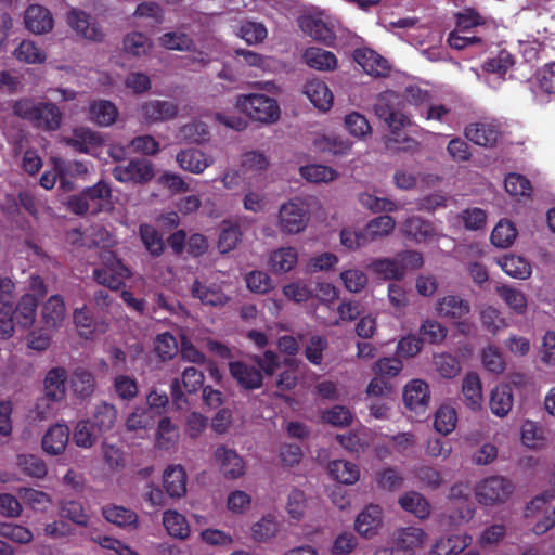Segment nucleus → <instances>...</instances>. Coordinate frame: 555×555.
<instances>
[{
	"instance_id": "f257e3e1",
	"label": "nucleus",
	"mask_w": 555,
	"mask_h": 555,
	"mask_svg": "<svg viewBox=\"0 0 555 555\" xmlns=\"http://www.w3.org/2000/svg\"><path fill=\"white\" fill-rule=\"evenodd\" d=\"M68 241L72 243L81 241L82 245L89 244L103 249L100 255V264L93 270V278L99 284L118 289L130 276V270L111 250L115 241L103 227H92L85 235L75 230L68 234Z\"/></svg>"
},
{
	"instance_id": "f03ea898",
	"label": "nucleus",
	"mask_w": 555,
	"mask_h": 555,
	"mask_svg": "<svg viewBox=\"0 0 555 555\" xmlns=\"http://www.w3.org/2000/svg\"><path fill=\"white\" fill-rule=\"evenodd\" d=\"M112 189L105 181H99L93 186L85 189L80 194L73 195L67 201V207L76 215H96L111 207Z\"/></svg>"
},
{
	"instance_id": "7ed1b4c3",
	"label": "nucleus",
	"mask_w": 555,
	"mask_h": 555,
	"mask_svg": "<svg viewBox=\"0 0 555 555\" xmlns=\"http://www.w3.org/2000/svg\"><path fill=\"white\" fill-rule=\"evenodd\" d=\"M234 105L241 113L259 122L272 124L280 117L278 102L263 93L240 94Z\"/></svg>"
},
{
	"instance_id": "20e7f679",
	"label": "nucleus",
	"mask_w": 555,
	"mask_h": 555,
	"mask_svg": "<svg viewBox=\"0 0 555 555\" xmlns=\"http://www.w3.org/2000/svg\"><path fill=\"white\" fill-rule=\"evenodd\" d=\"M555 490H546L526 506L525 517L535 534H543L555 525Z\"/></svg>"
},
{
	"instance_id": "39448f33",
	"label": "nucleus",
	"mask_w": 555,
	"mask_h": 555,
	"mask_svg": "<svg viewBox=\"0 0 555 555\" xmlns=\"http://www.w3.org/2000/svg\"><path fill=\"white\" fill-rule=\"evenodd\" d=\"M299 27L306 35L326 46H333L340 31L339 22L324 11L302 15Z\"/></svg>"
},
{
	"instance_id": "423d86ee",
	"label": "nucleus",
	"mask_w": 555,
	"mask_h": 555,
	"mask_svg": "<svg viewBox=\"0 0 555 555\" xmlns=\"http://www.w3.org/2000/svg\"><path fill=\"white\" fill-rule=\"evenodd\" d=\"M14 113L48 130H55L61 124V112L51 103L35 104L30 100H21L14 104Z\"/></svg>"
},
{
	"instance_id": "0eeeda50",
	"label": "nucleus",
	"mask_w": 555,
	"mask_h": 555,
	"mask_svg": "<svg viewBox=\"0 0 555 555\" xmlns=\"http://www.w3.org/2000/svg\"><path fill=\"white\" fill-rule=\"evenodd\" d=\"M67 373L63 367L51 369L43 380L44 399L36 405V414L39 420H46L52 415L53 410L47 403L48 400L60 402L65 398Z\"/></svg>"
},
{
	"instance_id": "6e6552de",
	"label": "nucleus",
	"mask_w": 555,
	"mask_h": 555,
	"mask_svg": "<svg viewBox=\"0 0 555 555\" xmlns=\"http://www.w3.org/2000/svg\"><path fill=\"white\" fill-rule=\"evenodd\" d=\"M513 490V483L505 477L489 476L475 486V498L480 505L491 507L505 503Z\"/></svg>"
},
{
	"instance_id": "1a4fd4ad",
	"label": "nucleus",
	"mask_w": 555,
	"mask_h": 555,
	"mask_svg": "<svg viewBox=\"0 0 555 555\" xmlns=\"http://www.w3.org/2000/svg\"><path fill=\"white\" fill-rule=\"evenodd\" d=\"M309 222V210L299 199L284 203L279 210L278 228L284 234H298L305 231Z\"/></svg>"
},
{
	"instance_id": "9d476101",
	"label": "nucleus",
	"mask_w": 555,
	"mask_h": 555,
	"mask_svg": "<svg viewBox=\"0 0 555 555\" xmlns=\"http://www.w3.org/2000/svg\"><path fill=\"white\" fill-rule=\"evenodd\" d=\"M225 282L218 274H214L206 280H196L191 288L194 298L202 304L215 307H222L230 300L224 292Z\"/></svg>"
},
{
	"instance_id": "9b49d317",
	"label": "nucleus",
	"mask_w": 555,
	"mask_h": 555,
	"mask_svg": "<svg viewBox=\"0 0 555 555\" xmlns=\"http://www.w3.org/2000/svg\"><path fill=\"white\" fill-rule=\"evenodd\" d=\"M113 177L121 183L144 184L154 177V167L146 159H132L113 169Z\"/></svg>"
},
{
	"instance_id": "f8f14e48",
	"label": "nucleus",
	"mask_w": 555,
	"mask_h": 555,
	"mask_svg": "<svg viewBox=\"0 0 555 555\" xmlns=\"http://www.w3.org/2000/svg\"><path fill=\"white\" fill-rule=\"evenodd\" d=\"M73 321L78 335L89 340L99 338L108 330V323L104 319H94L87 306L74 310Z\"/></svg>"
},
{
	"instance_id": "ddd939ff",
	"label": "nucleus",
	"mask_w": 555,
	"mask_h": 555,
	"mask_svg": "<svg viewBox=\"0 0 555 555\" xmlns=\"http://www.w3.org/2000/svg\"><path fill=\"white\" fill-rule=\"evenodd\" d=\"M215 463L227 479H238L246 473L244 459L233 449L219 446L214 452Z\"/></svg>"
},
{
	"instance_id": "4468645a",
	"label": "nucleus",
	"mask_w": 555,
	"mask_h": 555,
	"mask_svg": "<svg viewBox=\"0 0 555 555\" xmlns=\"http://www.w3.org/2000/svg\"><path fill=\"white\" fill-rule=\"evenodd\" d=\"M66 21L78 36L87 40L101 41L104 37L101 26L81 10L72 9L68 11Z\"/></svg>"
},
{
	"instance_id": "2eb2a0df",
	"label": "nucleus",
	"mask_w": 555,
	"mask_h": 555,
	"mask_svg": "<svg viewBox=\"0 0 555 555\" xmlns=\"http://www.w3.org/2000/svg\"><path fill=\"white\" fill-rule=\"evenodd\" d=\"M464 134L466 139L476 145L491 147L498 143L501 131L496 122L482 120L468 125L464 130Z\"/></svg>"
},
{
	"instance_id": "dca6fc26",
	"label": "nucleus",
	"mask_w": 555,
	"mask_h": 555,
	"mask_svg": "<svg viewBox=\"0 0 555 555\" xmlns=\"http://www.w3.org/2000/svg\"><path fill=\"white\" fill-rule=\"evenodd\" d=\"M176 162L181 169L194 175H201L214 164L215 159L211 155L199 149L188 147L177 154Z\"/></svg>"
},
{
	"instance_id": "f3484780",
	"label": "nucleus",
	"mask_w": 555,
	"mask_h": 555,
	"mask_svg": "<svg viewBox=\"0 0 555 555\" xmlns=\"http://www.w3.org/2000/svg\"><path fill=\"white\" fill-rule=\"evenodd\" d=\"M24 23L26 28L35 35L48 34L54 26L51 12L40 4H30L26 9Z\"/></svg>"
},
{
	"instance_id": "a211bd4d",
	"label": "nucleus",
	"mask_w": 555,
	"mask_h": 555,
	"mask_svg": "<svg viewBox=\"0 0 555 555\" xmlns=\"http://www.w3.org/2000/svg\"><path fill=\"white\" fill-rule=\"evenodd\" d=\"M403 400L412 411L423 412L430 401L429 386L422 379H413L408 383L403 390Z\"/></svg>"
},
{
	"instance_id": "6ab92c4d",
	"label": "nucleus",
	"mask_w": 555,
	"mask_h": 555,
	"mask_svg": "<svg viewBox=\"0 0 555 555\" xmlns=\"http://www.w3.org/2000/svg\"><path fill=\"white\" fill-rule=\"evenodd\" d=\"M402 233L415 243H425L440 235L431 222L415 216L402 223Z\"/></svg>"
},
{
	"instance_id": "aec40b11",
	"label": "nucleus",
	"mask_w": 555,
	"mask_h": 555,
	"mask_svg": "<svg viewBox=\"0 0 555 555\" xmlns=\"http://www.w3.org/2000/svg\"><path fill=\"white\" fill-rule=\"evenodd\" d=\"M69 434L66 424L56 423L52 425L42 437V450L49 455L62 454L67 447Z\"/></svg>"
},
{
	"instance_id": "412c9836",
	"label": "nucleus",
	"mask_w": 555,
	"mask_h": 555,
	"mask_svg": "<svg viewBox=\"0 0 555 555\" xmlns=\"http://www.w3.org/2000/svg\"><path fill=\"white\" fill-rule=\"evenodd\" d=\"M383 524V512L378 505L370 504L358 515L354 528L365 538L375 535Z\"/></svg>"
},
{
	"instance_id": "4be33fe9",
	"label": "nucleus",
	"mask_w": 555,
	"mask_h": 555,
	"mask_svg": "<svg viewBox=\"0 0 555 555\" xmlns=\"http://www.w3.org/2000/svg\"><path fill=\"white\" fill-rule=\"evenodd\" d=\"M178 114V106L171 101L151 100L141 105L142 118L147 122L172 119Z\"/></svg>"
},
{
	"instance_id": "5701e85b",
	"label": "nucleus",
	"mask_w": 555,
	"mask_h": 555,
	"mask_svg": "<svg viewBox=\"0 0 555 555\" xmlns=\"http://www.w3.org/2000/svg\"><path fill=\"white\" fill-rule=\"evenodd\" d=\"M119 116L117 106L108 100H95L88 106V119L99 127L114 125Z\"/></svg>"
},
{
	"instance_id": "b1692460",
	"label": "nucleus",
	"mask_w": 555,
	"mask_h": 555,
	"mask_svg": "<svg viewBox=\"0 0 555 555\" xmlns=\"http://www.w3.org/2000/svg\"><path fill=\"white\" fill-rule=\"evenodd\" d=\"M101 133L87 127L76 128L70 138L65 142L80 153L94 154V151L103 144Z\"/></svg>"
},
{
	"instance_id": "393cba45",
	"label": "nucleus",
	"mask_w": 555,
	"mask_h": 555,
	"mask_svg": "<svg viewBox=\"0 0 555 555\" xmlns=\"http://www.w3.org/2000/svg\"><path fill=\"white\" fill-rule=\"evenodd\" d=\"M354 61L371 76H385L389 72L388 61L369 48L356 50Z\"/></svg>"
},
{
	"instance_id": "a878e982",
	"label": "nucleus",
	"mask_w": 555,
	"mask_h": 555,
	"mask_svg": "<svg viewBox=\"0 0 555 555\" xmlns=\"http://www.w3.org/2000/svg\"><path fill=\"white\" fill-rule=\"evenodd\" d=\"M436 312L440 318L460 320L470 312L467 300L456 295H447L437 300Z\"/></svg>"
},
{
	"instance_id": "bb28decb",
	"label": "nucleus",
	"mask_w": 555,
	"mask_h": 555,
	"mask_svg": "<svg viewBox=\"0 0 555 555\" xmlns=\"http://www.w3.org/2000/svg\"><path fill=\"white\" fill-rule=\"evenodd\" d=\"M41 317L46 328H60L66 319V306L63 297L60 295L50 296L42 306Z\"/></svg>"
},
{
	"instance_id": "cd10ccee",
	"label": "nucleus",
	"mask_w": 555,
	"mask_h": 555,
	"mask_svg": "<svg viewBox=\"0 0 555 555\" xmlns=\"http://www.w3.org/2000/svg\"><path fill=\"white\" fill-rule=\"evenodd\" d=\"M163 486L171 498L180 499L186 493V474L179 464H171L163 473Z\"/></svg>"
},
{
	"instance_id": "c85d7f7f",
	"label": "nucleus",
	"mask_w": 555,
	"mask_h": 555,
	"mask_svg": "<svg viewBox=\"0 0 555 555\" xmlns=\"http://www.w3.org/2000/svg\"><path fill=\"white\" fill-rule=\"evenodd\" d=\"M513 57L509 52L502 50L499 54L483 65V70L487 73L486 83L492 88H496L503 76L513 65Z\"/></svg>"
},
{
	"instance_id": "c756f323",
	"label": "nucleus",
	"mask_w": 555,
	"mask_h": 555,
	"mask_svg": "<svg viewBox=\"0 0 555 555\" xmlns=\"http://www.w3.org/2000/svg\"><path fill=\"white\" fill-rule=\"evenodd\" d=\"M305 94L312 105L321 112H328L333 106L334 95L322 80L312 79L308 81L305 86Z\"/></svg>"
},
{
	"instance_id": "7c9ffc66",
	"label": "nucleus",
	"mask_w": 555,
	"mask_h": 555,
	"mask_svg": "<svg viewBox=\"0 0 555 555\" xmlns=\"http://www.w3.org/2000/svg\"><path fill=\"white\" fill-rule=\"evenodd\" d=\"M103 517L111 524L127 530L138 527L139 517L135 512L121 505L109 504L102 508Z\"/></svg>"
},
{
	"instance_id": "2f4dec72",
	"label": "nucleus",
	"mask_w": 555,
	"mask_h": 555,
	"mask_svg": "<svg viewBox=\"0 0 555 555\" xmlns=\"http://www.w3.org/2000/svg\"><path fill=\"white\" fill-rule=\"evenodd\" d=\"M462 393L465 404L473 411L482 408L483 393L480 377L475 372L467 373L462 380Z\"/></svg>"
},
{
	"instance_id": "473e14b6",
	"label": "nucleus",
	"mask_w": 555,
	"mask_h": 555,
	"mask_svg": "<svg viewBox=\"0 0 555 555\" xmlns=\"http://www.w3.org/2000/svg\"><path fill=\"white\" fill-rule=\"evenodd\" d=\"M514 404V396L508 384L496 385L490 393V410L498 417H505L511 412Z\"/></svg>"
},
{
	"instance_id": "72a5a7b5",
	"label": "nucleus",
	"mask_w": 555,
	"mask_h": 555,
	"mask_svg": "<svg viewBox=\"0 0 555 555\" xmlns=\"http://www.w3.org/2000/svg\"><path fill=\"white\" fill-rule=\"evenodd\" d=\"M473 538L469 534H453L441 538L433 545L431 555H459L472 544Z\"/></svg>"
},
{
	"instance_id": "f704fd0d",
	"label": "nucleus",
	"mask_w": 555,
	"mask_h": 555,
	"mask_svg": "<svg viewBox=\"0 0 555 555\" xmlns=\"http://www.w3.org/2000/svg\"><path fill=\"white\" fill-rule=\"evenodd\" d=\"M163 525L171 538L183 541L191 535L189 520L176 509H167L163 513Z\"/></svg>"
},
{
	"instance_id": "c9c22d12",
	"label": "nucleus",
	"mask_w": 555,
	"mask_h": 555,
	"mask_svg": "<svg viewBox=\"0 0 555 555\" xmlns=\"http://www.w3.org/2000/svg\"><path fill=\"white\" fill-rule=\"evenodd\" d=\"M179 437V427L171 418L168 416L162 417L155 433V447L159 450H171L177 446Z\"/></svg>"
},
{
	"instance_id": "e433bc0d",
	"label": "nucleus",
	"mask_w": 555,
	"mask_h": 555,
	"mask_svg": "<svg viewBox=\"0 0 555 555\" xmlns=\"http://www.w3.org/2000/svg\"><path fill=\"white\" fill-rule=\"evenodd\" d=\"M229 370L232 377L245 389H257L262 385V375L254 366L243 362H231Z\"/></svg>"
},
{
	"instance_id": "4c0bfd02",
	"label": "nucleus",
	"mask_w": 555,
	"mask_h": 555,
	"mask_svg": "<svg viewBox=\"0 0 555 555\" xmlns=\"http://www.w3.org/2000/svg\"><path fill=\"white\" fill-rule=\"evenodd\" d=\"M298 262V253L294 247H280L269 256V268L273 273H286Z\"/></svg>"
},
{
	"instance_id": "58836bf2",
	"label": "nucleus",
	"mask_w": 555,
	"mask_h": 555,
	"mask_svg": "<svg viewBox=\"0 0 555 555\" xmlns=\"http://www.w3.org/2000/svg\"><path fill=\"white\" fill-rule=\"evenodd\" d=\"M38 299L31 294H25L18 300V304L12 314L17 326L29 328L33 326L37 315Z\"/></svg>"
},
{
	"instance_id": "ea45409f",
	"label": "nucleus",
	"mask_w": 555,
	"mask_h": 555,
	"mask_svg": "<svg viewBox=\"0 0 555 555\" xmlns=\"http://www.w3.org/2000/svg\"><path fill=\"white\" fill-rule=\"evenodd\" d=\"M343 125L349 135L359 141H365L373 132L367 118L357 111L347 113L344 116Z\"/></svg>"
},
{
	"instance_id": "a19ab883",
	"label": "nucleus",
	"mask_w": 555,
	"mask_h": 555,
	"mask_svg": "<svg viewBox=\"0 0 555 555\" xmlns=\"http://www.w3.org/2000/svg\"><path fill=\"white\" fill-rule=\"evenodd\" d=\"M369 268L386 280H400L405 275V267L399 254L393 258L376 259L370 263Z\"/></svg>"
},
{
	"instance_id": "79ce46f5",
	"label": "nucleus",
	"mask_w": 555,
	"mask_h": 555,
	"mask_svg": "<svg viewBox=\"0 0 555 555\" xmlns=\"http://www.w3.org/2000/svg\"><path fill=\"white\" fill-rule=\"evenodd\" d=\"M501 269L511 278L518 280H527L532 273L530 262L517 255H506L496 260Z\"/></svg>"
},
{
	"instance_id": "37998d69",
	"label": "nucleus",
	"mask_w": 555,
	"mask_h": 555,
	"mask_svg": "<svg viewBox=\"0 0 555 555\" xmlns=\"http://www.w3.org/2000/svg\"><path fill=\"white\" fill-rule=\"evenodd\" d=\"M305 63L317 70L327 72L337 67V59L331 51L321 48L311 47L304 53Z\"/></svg>"
},
{
	"instance_id": "c03bdc74",
	"label": "nucleus",
	"mask_w": 555,
	"mask_h": 555,
	"mask_svg": "<svg viewBox=\"0 0 555 555\" xmlns=\"http://www.w3.org/2000/svg\"><path fill=\"white\" fill-rule=\"evenodd\" d=\"M102 434L96 430L90 418L80 420L73 430V441L78 448H92Z\"/></svg>"
},
{
	"instance_id": "a18cd8bd",
	"label": "nucleus",
	"mask_w": 555,
	"mask_h": 555,
	"mask_svg": "<svg viewBox=\"0 0 555 555\" xmlns=\"http://www.w3.org/2000/svg\"><path fill=\"white\" fill-rule=\"evenodd\" d=\"M496 293L506 306L516 314L524 315L528 308V299L526 294L511 285H500Z\"/></svg>"
},
{
	"instance_id": "49530a36",
	"label": "nucleus",
	"mask_w": 555,
	"mask_h": 555,
	"mask_svg": "<svg viewBox=\"0 0 555 555\" xmlns=\"http://www.w3.org/2000/svg\"><path fill=\"white\" fill-rule=\"evenodd\" d=\"M330 475L344 485H353L360 478L359 467L351 462L335 460L328 464Z\"/></svg>"
},
{
	"instance_id": "de8ad7c7",
	"label": "nucleus",
	"mask_w": 555,
	"mask_h": 555,
	"mask_svg": "<svg viewBox=\"0 0 555 555\" xmlns=\"http://www.w3.org/2000/svg\"><path fill=\"white\" fill-rule=\"evenodd\" d=\"M300 176L311 183H328L338 178V172L326 165L311 164L300 167Z\"/></svg>"
},
{
	"instance_id": "09e8293b",
	"label": "nucleus",
	"mask_w": 555,
	"mask_h": 555,
	"mask_svg": "<svg viewBox=\"0 0 555 555\" xmlns=\"http://www.w3.org/2000/svg\"><path fill=\"white\" fill-rule=\"evenodd\" d=\"M177 137L183 142L202 144L208 141L209 129L205 122L201 120H192L179 129Z\"/></svg>"
},
{
	"instance_id": "8fccbe9b",
	"label": "nucleus",
	"mask_w": 555,
	"mask_h": 555,
	"mask_svg": "<svg viewBox=\"0 0 555 555\" xmlns=\"http://www.w3.org/2000/svg\"><path fill=\"white\" fill-rule=\"evenodd\" d=\"M14 56L26 64H42L46 59V52L31 40H23L14 50Z\"/></svg>"
},
{
	"instance_id": "3c124183",
	"label": "nucleus",
	"mask_w": 555,
	"mask_h": 555,
	"mask_svg": "<svg viewBox=\"0 0 555 555\" xmlns=\"http://www.w3.org/2000/svg\"><path fill=\"white\" fill-rule=\"evenodd\" d=\"M395 539L403 551H410L414 555L415 548L424 544L426 533L421 528L410 527L399 530Z\"/></svg>"
},
{
	"instance_id": "603ef678",
	"label": "nucleus",
	"mask_w": 555,
	"mask_h": 555,
	"mask_svg": "<svg viewBox=\"0 0 555 555\" xmlns=\"http://www.w3.org/2000/svg\"><path fill=\"white\" fill-rule=\"evenodd\" d=\"M517 236V229L509 220H500L491 233V242L501 248L509 247Z\"/></svg>"
},
{
	"instance_id": "864d4df0",
	"label": "nucleus",
	"mask_w": 555,
	"mask_h": 555,
	"mask_svg": "<svg viewBox=\"0 0 555 555\" xmlns=\"http://www.w3.org/2000/svg\"><path fill=\"white\" fill-rule=\"evenodd\" d=\"M117 418V410L114 405L102 402L96 406L93 415V425L102 435L111 430Z\"/></svg>"
},
{
	"instance_id": "5fc2aeb1",
	"label": "nucleus",
	"mask_w": 555,
	"mask_h": 555,
	"mask_svg": "<svg viewBox=\"0 0 555 555\" xmlns=\"http://www.w3.org/2000/svg\"><path fill=\"white\" fill-rule=\"evenodd\" d=\"M65 167L66 162L55 158L53 159V169L50 171H46L40 178V185L46 190H51L57 179H60V184L63 190H70L72 185L65 179Z\"/></svg>"
},
{
	"instance_id": "6e6d98bb",
	"label": "nucleus",
	"mask_w": 555,
	"mask_h": 555,
	"mask_svg": "<svg viewBox=\"0 0 555 555\" xmlns=\"http://www.w3.org/2000/svg\"><path fill=\"white\" fill-rule=\"evenodd\" d=\"M152 46L151 39L139 31H132L124 39V51L133 56L147 54Z\"/></svg>"
},
{
	"instance_id": "4d7b16f0",
	"label": "nucleus",
	"mask_w": 555,
	"mask_h": 555,
	"mask_svg": "<svg viewBox=\"0 0 555 555\" xmlns=\"http://www.w3.org/2000/svg\"><path fill=\"white\" fill-rule=\"evenodd\" d=\"M395 227V219L388 215H384L372 219L366 224L364 233L370 242L389 235L393 231Z\"/></svg>"
},
{
	"instance_id": "13d9d810",
	"label": "nucleus",
	"mask_w": 555,
	"mask_h": 555,
	"mask_svg": "<svg viewBox=\"0 0 555 555\" xmlns=\"http://www.w3.org/2000/svg\"><path fill=\"white\" fill-rule=\"evenodd\" d=\"M401 103L400 95L395 91H386L380 93L376 102L373 106L375 115L380 118L385 119L386 117L390 116L392 113L398 112L397 108Z\"/></svg>"
},
{
	"instance_id": "bf43d9fd",
	"label": "nucleus",
	"mask_w": 555,
	"mask_h": 555,
	"mask_svg": "<svg viewBox=\"0 0 555 555\" xmlns=\"http://www.w3.org/2000/svg\"><path fill=\"white\" fill-rule=\"evenodd\" d=\"M400 506L414 514L417 518H426L429 515V505L427 501L417 492H409L400 498Z\"/></svg>"
},
{
	"instance_id": "052dcab7",
	"label": "nucleus",
	"mask_w": 555,
	"mask_h": 555,
	"mask_svg": "<svg viewBox=\"0 0 555 555\" xmlns=\"http://www.w3.org/2000/svg\"><path fill=\"white\" fill-rule=\"evenodd\" d=\"M16 464L23 470V473L33 478L41 479L48 473L44 461L33 454L18 455Z\"/></svg>"
},
{
	"instance_id": "680f3d73",
	"label": "nucleus",
	"mask_w": 555,
	"mask_h": 555,
	"mask_svg": "<svg viewBox=\"0 0 555 555\" xmlns=\"http://www.w3.org/2000/svg\"><path fill=\"white\" fill-rule=\"evenodd\" d=\"M278 521L274 515H264L260 520L255 522L251 527V538L256 542H266L278 532Z\"/></svg>"
},
{
	"instance_id": "e2e57ef3",
	"label": "nucleus",
	"mask_w": 555,
	"mask_h": 555,
	"mask_svg": "<svg viewBox=\"0 0 555 555\" xmlns=\"http://www.w3.org/2000/svg\"><path fill=\"white\" fill-rule=\"evenodd\" d=\"M434 366L443 378H454L461 372L460 361L450 353H438L434 356Z\"/></svg>"
},
{
	"instance_id": "0e129e2a",
	"label": "nucleus",
	"mask_w": 555,
	"mask_h": 555,
	"mask_svg": "<svg viewBox=\"0 0 555 555\" xmlns=\"http://www.w3.org/2000/svg\"><path fill=\"white\" fill-rule=\"evenodd\" d=\"M241 230L238 225L230 222H223L222 229L218 238V249L220 253L225 254L233 250L241 241Z\"/></svg>"
},
{
	"instance_id": "69168bd1",
	"label": "nucleus",
	"mask_w": 555,
	"mask_h": 555,
	"mask_svg": "<svg viewBox=\"0 0 555 555\" xmlns=\"http://www.w3.org/2000/svg\"><path fill=\"white\" fill-rule=\"evenodd\" d=\"M70 386L78 397H89L94 390V377L90 372L78 369L70 378Z\"/></svg>"
},
{
	"instance_id": "338daca9",
	"label": "nucleus",
	"mask_w": 555,
	"mask_h": 555,
	"mask_svg": "<svg viewBox=\"0 0 555 555\" xmlns=\"http://www.w3.org/2000/svg\"><path fill=\"white\" fill-rule=\"evenodd\" d=\"M457 415L454 408L441 405L435 415L434 426L442 435L452 433L456 426Z\"/></svg>"
},
{
	"instance_id": "774afa93",
	"label": "nucleus",
	"mask_w": 555,
	"mask_h": 555,
	"mask_svg": "<svg viewBox=\"0 0 555 555\" xmlns=\"http://www.w3.org/2000/svg\"><path fill=\"white\" fill-rule=\"evenodd\" d=\"M236 35L248 44H257L267 38L268 30L261 23L247 21L241 25Z\"/></svg>"
}]
</instances>
